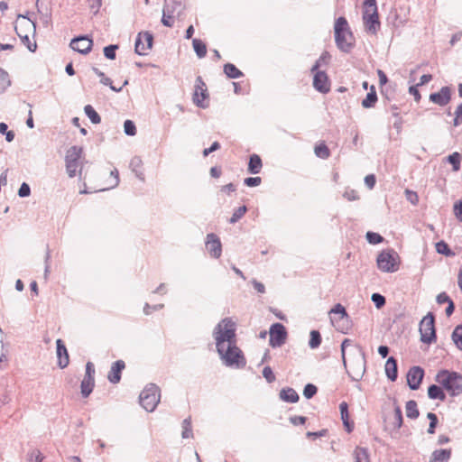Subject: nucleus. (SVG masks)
I'll return each mask as SVG.
<instances>
[{"label": "nucleus", "mask_w": 462, "mask_h": 462, "mask_svg": "<svg viewBox=\"0 0 462 462\" xmlns=\"http://www.w3.org/2000/svg\"><path fill=\"white\" fill-rule=\"evenodd\" d=\"M334 31L337 48L344 52H349L355 46L356 39L345 17L336 20Z\"/></svg>", "instance_id": "f257e3e1"}, {"label": "nucleus", "mask_w": 462, "mask_h": 462, "mask_svg": "<svg viewBox=\"0 0 462 462\" xmlns=\"http://www.w3.org/2000/svg\"><path fill=\"white\" fill-rule=\"evenodd\" d=\"M216 346L222 347L223 345L236 342V323L230 319H222L215 328L213 332Z\"/></svg>", "instance_id": "f03ea898"}, {"label": "nucleus", "mask_w": 462, "mask_h": 462, "mask_svg": "<svg viewBox=\"0 0 462 462\" xmlns=\"http://www.w3.org/2000/svg\"><path fill=\"white\" fill-rule=\"evenodd\" d=\"M217 350L226 365L237 368L245 366V358L242 351L236 346V342L223 345L222 347L217 346Z\"/></svg>", "instance_id": "7ed1b4c3"}, {"label": "nucleus", "mask_w": 462, "mask_h": 462, "mask_svg": "<svg viewBox=\"0 0 462 462\" xmlns=\"http://www.w3.org/2000/svg\"><path fill=\"white\" fill-rule=\"evenodd\" d=\"M436 380L451 395H457L462 392V376L456 372L442 370L438 373Z\"/></svg>", "instance_id": "20e7f679"}, {"label": "nucleus", "mask_w": 462, "mask_h": 462, "mask_svg": "<svg viewBox=\"0 0 462 462\" xmlns=\"http://www.w3.org/2000/svg\"><path fill=\"white\" fill-rule=\"evenodd\" d=\"M376 263L382 272L394 273L400 268L401 258L393 249H387L378 254Z\"/></svg>", "instance_id": "39448f33"}, {"label": "nucleus", "mask_w": 462, "mask_h": 462, "mask_svg": "<svg viewBox=\"0 0 462 462\" xmlns=\"http://www.w3.org/2000/svg\"><path fill=\"white\" fill-rule=\"evenodd\" d=\"M160 397L159 387L155 384H149L140 393V404L147 411H152L158 405Z\"/></svg>", "instance_id": "423d86ee"}, {"label": "nucleus", "mask_w": 462, "mask_h": 462, "mask_svg": "<svg viewBox=\"0 0 462 462\" xmlns=\"http://www.w3.org/2000/svg\"><path fill=\"white\" fill-rule=\"evenodd\" d=\"M82 148L79 146H72L68 149L65 156L66 171L70 178L80 172V158L82 155Z\"/></svg>", "instance_id": "0eeeda50"}, {"label": "nucleus", "mask_w": 462, "mask_h": 462, "mask_svg": "<svg viewBox=\"0 0 462 462\" xmlns=\"http://www.w3.org/2000/svg\"><path fill=\"white\" fill-rule=\"evenodd\" d=\"M420 340L426 344L436 341L435 319L432 313H428L420 323Z\"/></svg>", "instance_id": "6e6552de"}, {"label": "nucleus", "mask_w": 462, "mask_h": 462, "mask_svg": "<svg viewBox=\"0 0 462 462\" xmlns=\"http://www.w3.org/2000/svg\"><path fill=\"white\" fill-rule=\"evenodd\" d=\"M208 98L209 95L207 85L202 78L199 76L195 81L192 100L196 106L205 108L208 106Z\"/></svg>", "instance_id": "1a4fd4ad"}, {"label": "nucleus", "mask_w": 462, "mask_h": 462, "mask_svg": "<svg viewBox=\"0 0 462 462\" xmlns=\"http://www.w3.org/2000/svg\"><path fill=\"white\" fill-rule=\"evenodd\" d=\"M95 386V366L91 362L86 365V374L80 384V393L84 398L89 396Z\"/></svg>", "instance_id": "9d476101"}, {"label": "nucleus", "mask_w": 462, "mask_h": 462, "mask_svg": "<svg viewBox=\"0 0 462 462\" xmlns=\"http://www.w3.org/2000/svg\"><path fill=\"white\" fill-rule=\"evenodd\" d=\"M287 332L281 323H275L270 328V345L273 347L281 346L285 343Z\"/></svg>", "instance_id": "9b49d317"}, {"label": "nucleus", "mask_w": 462, "mask_h": 462, "mask_svg": "<svg viewBox=\"0 0 462 462\" xmlns=\"http://www.w3.org/2000/svg\"><path fill=\"white\" fill-rule=\"evenodd\" d=\"M153 37L151 33L140 32L135 41V52L139 55H144L152 46Z\"/></svg>", "instance_id": "f8f14e48"}, {"label": "nucleus", "mask_w": 462, "mask_h": 462, "mask_svg": "<svg viewBox=\"0 0 462 462\" xmlns=\"http://www.w3.org/2000/svg\"><path fill=\"white\" fill-rule=\"evenodd\" d=\"M313 87L320 93H328L330 90V80L324 71L316 70L313 72Z\"/></svg>", "instance_id": "ddd939ff"}, {"label": "nucleus", "mask_w": 462, "mask_h": 462, "mask_svg": "<svg viewBox=\"0 0 462 462\" xmlns=\"http://www.w3.org/2000/svg\"><path fill=\"white\" fill-rule=\"evenodd\" d=\"M206 249L210 256L219 258L222 254V245L218 236L213 233L207 236Z\"/></svg>", "instance_id": "4468645a"}, {"label": "nucleus", "mask_w": 462, "mask_h": 462, "mask_svg": "<svg viewBox=\"0 0 462 462\" xmlns=\"http://www.w3.org/2000/svg\"><path fill=\"white\" fill-rule=\"evenodd\" d=\"M423 376L424 371L422 368L420 366L411 367L407 374V382L411 389H418L421 383Z\"/></svg>", "instance_id": "2eb2a0df"}, {"label": "nucleus", "mask_w": 462, "mask_h": 462, "mask_svg": "<svg viewBox=\"0 0 462 462\" xmlns=\"http://www.w3.org/2000/svg\"><path fill=\"white\" fill-rule=\"evenodd\" d=\"M93 46V41L88 37L80 36L78 38H75L70 42V47L82 54L88 53Z\"/></svg>", "instance_id": "dca6fc26"}, {"label": "nucleus", "mask_w": 462, "mask_h": 462, "mask_svg": "<svg viewBox=\"0 0 462 462\" xmlns=\"http://www.w3.org/2000/svg\"><path fill=\"white\" fill-rule=\"evenodd\" d=\"M57 358L58 365L60 368H65L69 364V356L64 342L61 339H57Z\"/></svg>", "instance_id": "f3484780"}, {"label": "nucleus", "mask_w": 462, "mask_h": 462, "mask_svg": "<svg viewBox=\"0 0 462 462\" xmlns=\"http://www.w3.org/2000/svg\"><path fill=\"white\" fill-rule=\"evenodd\" d=\"M125 368V364L123 360L115 362L108 373L107 378L112 383H119L121 379V372Z\"/></svg>", "instance_id": "a211bd4d"}, {"label": "nucleus", "mask_w": 462, "mask_h": 462, "mask_svg": "<svg viewBox=\"0 0 462 462\" xmlns=\"http://www.w3.org/2000/svg\"><path fill=\"white\" fill-rule=\"evenodd\" d=\"M430 99L435 104L445 106L450 100V90L448 87H443L438 93L431 94Z\"/></svg>", "instance_id": "6ab92c4d"}, {"label": "nucleus", "mask_w": 462, "mask_h": 462, "mask_svg": "<svg viewBox=\"0 0 462 462\" xmlns=\"http://www.w3.org/2000/svg\"><path fill=\"white\" fill-rule=\"evenodd\" d=\"M341 420L346 430L350 433L353 431L355 424L350 420V414L348 411V404L346 402H342L339 404Z\"/></svg>", "instance_id": "aec40b11"}, {"label": "nucleus", "mask_w": 462, "mask_h": 462, "mask_svg": "<svg viewBox=\"0 0 462 462\" xmlns=\"http://www.w3.org/2000/svg\"><path fill=\"white\" fill-rule=\"evenodd\" d=\"M363 22L369 33L375 34L380 28L379 14H375L374 17V15L363 16Z\"/></svg>", "instance_id": "412c9836"}, {"label": "nucleus", "mask_w": 462, "mask_h": 462, "mask_svg": "<svg viewBox=\"0 0 462 462\" xmlns=\"http://www.w3.org/2000/svg\"><path fill=\"white\" fill-rule=\"evenodd\" d=\"M402 413L399 406H395L393 414L389 418V427L392 430H397L402 425Z\"/></svg>", "instance_id": "4be33fe9"}, {"label": "nucleus", "mask_w": 462, "mask_h": 462, "mask_svg": "<svg viewBox=\"0 0 462 462\" xmlns=\"http://www.w3.org/2000/svg\"><path fill=\"white\" fill-rule=\"evenodd\" d=\"M263 168L262 159L258 154H252L248 162V172L251 174H257Z\"/></svg>", "instance_id": "5701e85b"}, {"label": "nucleus", "mask_w": 462, "mask_h": 462, "mask_svg": "<svg viewBox=\"0 0 462 462\" xmlns=\"http://www.w3.org/2000/svg\"><path fill=\"white\" fill-rule=\"evenodd\" d=\"M451 457V449L435 450L430 457V462H448Z\"/></svg>", "instance_id": "b1692460"}, {"label": "nucleus", "mask_w": 462, "mask_h": 462, "mask_svg": "<svg viewBox=\"0 0 462 462\" xmlns=\"http://www.w3.org/2000/svg\"><path fill=\"white\" fill-rule=\"evenodd\" d=\"M385 373L387 374V377L391 381H394L397 378V363L396 360L393 357L388 358V360L385 363Z\"/></svg>", "instance_id": "393cba45"}, {"label": "nucleus", "mask_w": 462, "mask_h": 462, "mask_svg": "<svg viewBox=\"0 0 462 462\" xmlns=\"http://www.w3.org/2000/svg\"><path fill=\"white\" fill-rule=\"evenodd\" d=\"M354 462H370L368 449L362 447H356L353 452Z\"/></svg>", "instance_id": "a878e982"}, {"label": "nucleus", "mask_w": 462, "mask_h": 462, "mask_svg": "<svg viewBox=\"0 0 462 462\" xmlns=\"http://www.w3.org/2000/svg\"><path fill=\"white\" fill-rule=\"evenodd\" d=\"M280 397L282 401L294 403L299 400V395L292 388L282 389L280 393Z\"/></svg>", "instance_id": "bb28decb"}, {"label": "nucleus", "mask_w": 462, "mask_h": 462, "mask_svg": "<svg viewBox=\"0 0 462 462\" xmlns=\"http://www.w3.org/2000/svg\"><path fill=\"white\" fill-rule=\"evenodd\" d=\"M378 14L377 5L375 0H365L363 5V16Z\"/></svg>", "instance_id": "cd10ccee"}, {"label": "nucleus", "mask_w": 462, "mask_h": 462, "mask_svg": "<svg viewBox=\"0 0 462 462\" xmlns=\"http://www.w3.org/2000/svg\"><path fill=\"white\" fill-rule=\"evenodd\" d=\"M314 153L321 159H328L330 156V151L325 142H319L315 145Z\"/></svg>", "instance_id": "c85d7f7f"}, {"label": "nucleus", "mask_w": 462, "mask_h": 462, "mask_svg": "<svg viewBox=\"0 0 462 462\" xmlns=\"http://www.w3.org/2000/svg\"><path fill=\"white\" fill-rule=\"evenodd\" d=\"M377 101V95L374 86H372L370 92L367 93L365 98L362 101V106L365 108L373 107Z\"/></svg>", "instance_id": "c756f323"}, {"label": "nucleus", "mask_w": 462, "mask_h": 462, "mask_svg": "<svg viewBox=\"0 0 462 462\" xmlns=\"http://www.w3.org/2000/svg\"><path fill=\"white\" fill-rule=\"evenodd\" d=\"M428 395L430 399H438L440 401H444L446 398V395L441 387L435 384H432L429 387Z\"/></svg>", "instance_id": "7c9ffc66"}, {"label": "nucleus", "mask_w": 462, "mask_h": 462, "mask_svg": "<svg viewBox=\"0 0 462 462\" xmlns=\"http://www.w3.org/2000/svg\"><path fill=\"white\" fill-rule=\"evenodd\" d=\"M193 49L199 58H204L207 54V45L200 39H193Z\"/></svg>", "instance_id": "2f4dec72"}, {"label": "nucleus", "mask_w": 462, "mask_h": 462, "mask_svg": "<svg viewBox=\"0 0 462 462\" xmlns=\"http://www.w3.org/2000/svg\"><path fill=\"white\" fill-rule=\"evenodd\" d=\"M16 32L18 36L21 38L22 42L28 48L30 51L34 52L37 49V44L33 38H31L28 34H22L20 32H18L17 28Z\"/></svg>", "instance_id": "473e14b6"}, {"label": "nucleus", "mask_w": 462, "mask_h": 462, "mask_svg": "<svg viewBox=\"0 0 462 462\" xmlns=\"http://www.w3.org/2000/svg\"><path fill=\"white\" fill-rule=\"evenodd\" d=\"M179 462H201L198 453L189 449L181 454Z\"/></svg>", "instance_id": "72a5a7b5"}, {"label": "nucleus", "mask_w": 462, "mask_h": 462, "mask_svg": "<svg viewBox=\"0 0 462 462\" xmlns=\"http://www.w3.org/2000/svg\"><path fill=\"white\" fill-rule=\"evenodd\" d=\"M406 415L410 419H416L419 417V410L417 406V402L413 400L407 402L406 403Z\"/></svg>", "instance_id": "f704fd0d"}, {"label": "nucleus", "mask_w": 462, "mask_h": 462, "mask_svg": "<svg viewBox=\"0 0 462 462\" xmlns=\"http://www.w3.org/2000/svg\"><path fill=\"white\" fill-rule=\"evenodd\" d=\"M224 72L230 79H237L243 75V73L232 63H227L224 66Z\"/></svg>", "instance_id": "c9c22d12"}, {"label": "nucleus", "mask_w": 462, "mask_h": 462, "mask_svg": "<svg viewBox=\"0 0 462 462\" xmlns=\"http://www.w3.org/2000/svg\"><path fill=\"white\" fill-rule=\"evenodd\" d=\"M447 160L450 164H452L454 171H459L462 157L458 152H455L448 155Z\"/></svg>", "instance_id": "e433bc0d"}, {"label": "nucleus", "mask_w": 462, "mask_h": 462, "mask_svg": "<svg viewBox=\"0 0 462 462\" xmlns=\"http://www.w3.org/2000/svg\"><path fill=\"white\" fill-rule=\"evenodd\" d=\"M11 85V79L7 71L0 68V91L5 90Z\"/></svg>", "instance_id": "4c0bfd02"}, {"label": "nucleus", "mask_w": 462, "mask_h": 462, "mask_svg": "<svg viewBox=\"0 0 462 462\" xmlns=\"http://www.w3.org/2000/svg\"><path fill=\"white\" fill-rule=\"evenodd\" d=\"M86 115L93 124H99L101 118L92 106L87 105L84 108Z\"/></svg>", "instance_id": "58836bf2"}, {"label": "nucleus", "mask_w": 462, "mask_h": 462, "mask_svg": "<svg viewBox=\"0 0 462 462\" xmlns=\"http://www.w3.org/2000/svg\"><path fill=\"white\" fill-rule=\"evenodd\" d=\"M180 5V2L175 0L165 1L163 13H167L170 15H174L177 7Z\"/></svg>", "instance_id": "ea45409f"}, {"label": "nucleus", "mask_w": 462, "mask_h": 462, "mask_svg": "<svg viewBox=\"0 0 462 462\" xmlns=\"http://www.w3.org/2000/svg\"><path fill=\"white\" fill-rule=\"evenodd\" d=\"M452 338L456 346L462 350V325L457 326L452 334Z\"/></svg>", "instance_id": "a19ab883"}, {"label": "nucleus", "mask_w": 462, "mask_h": 462, "mask_svg": "<svg viewBox=\"0 0 462 462\" xmlns=\"http://www.w3.org/2000/svg\"><path fill=\"white\" fill-rule=\"evenodd\" d=\"M247 208L245 206H241L237 209L235 210L233 213L231 218L229 219V222L231 224H235L237 221H239L246 213Z\"/></svg>", "instance_id": "79ce46f5"}, {"label": "nucleus", "mask_w": 462, "mask_h": 462, "mask_svg": "<svg viewBox=\"0 0 462 462\" xmlns=\"http://www.w3.org/2000/svg\"><path fill=\"white\" fill-rule=\"evenodd\" d=\"M321 343V337L319 331L312 330L310 332V338L309 345L311 348H317Z\"/></svg>", "instance_id": "37998d69"}, {"label": "nucleus", "mask_w": 462, "mask_h": 462, "mask_svg": "<svg viewBox=\"0 0 462 462\" xmlns=\"http://www.w3.org/2000/svg\"><path fill=\"white\" fill-rule=\"evenodd\" d=\"M436 251L439 253V254H444V255H447V256H449V255H453L454 254L450 251L449 247H448V245L444 242V241H440V242H438L436 244Z\"/></svg>", "instance_id": "c03bdc74"}, {"label": "nucleus", "mask_w": 462, "mask_h": 462, "mask_svg": "<svg viewBox=\"0 0 462 462\" xmlns=\"http://www.w3.org/2000/svg\"><path fill=\"white\" fill-rule=\"evenodd\" d=\"M124 130L127 135L134 136L136 134V127L132 120H126L124 124Z\"/></svg>", "instance_id": "a18cd8bd"}, {"label": "nucleus", "mask_w": 462, "mask_h": 462, "mask_svg": "<svg viewBox=\"0 0 462 462\" xmlns=\"http://www.w3.org/2000/svg\"><path fill=\"white\" fill-rule=\"evenodd\" d=\"M329 59V55L328 53L322 54L319 59L316 61L314 66L311 69V71L314 72L316 70H319V69L322 66L328 63Z\"/></svg>", "instance_id": "49530a36"}, {"label": "nucleus", "mask_w": 462, "mask_h": 462, "mask_svg": "<svg viewBox=\"0 0 462 462\" xmlns=\"http://www.w3.org/2000/svg\"><path fill=\"white\" fill-rule=\"evenodd\" d=\"M427 417L430 420V426H429V429H428V432L430 434H433L435 432V429H436V426H437V423H438L437 415L435 413H433V412H429Z\"/></svg>", "instance_id": "de8ad7c7"}, {"label": "nucleus", "mask_w": 462, "mask_h": 462, "mask_svg": "<svg viewBox=\"0 0 462 462\" xmlns=\"http://www.w3.org/2000/svg\"><path fill=\"white\" fill-rule=\"evenodd\" d=\"M453 213H454L456 218L459 222H462V200H458V201L455 202V204L453 206Z\"/></svg>", "instance_id": "09e8293b"}, {"label": "nucleus", "mask_w": 462, "mask_h": 462, "mask_svg": "<svg viewBox=\"0 0 462 462\" xmlns=\"http://www.w3.org/2000/svg\"><path fill=\"white\" fill-rule=\"evenodd\" d=\"M366 238L368 242L373 245L379 244L383 241V237L379 234L374 232H367Z\"/></svg>", "instance_id": "8fccbe9b"}, {"label": "nucleus", "mask_w": 462, "mask_h": 462, "mask_svg": "<svg viewBox=\"0 0 462 462\" xmlns=\"http://www.w3.org/2000/svg\"><path fill=\"white\" fill-rule=\"evenodd\" d=\"M182 428H183L182 437L184 439H188L192 436L191 425H190V421L189 420L186 419L183 420Z\"/></svg>", "instance_id": "3c124183"}, {"label": "nucleus", "mask_w": 462, "mask_h": 462, "mask_svg": "<svg viewBox=\"0 0 462 462\" xmlns=\"http://www.w3.org/2000/svg\"><path fill=\"white\" fill-rule=\"evenodd\" d=\"M372 300L377 309H381L385 304V298L379 293H374L372 295Z\"/></svg>", "instance_id": "603ef678"}, {"label": "nucleus", "mask_w": 462, "mask_h": 462, "mask_svg": "<svg viewBox=\"0 0 462 462\" xmlns=\"http://www.w3.org/2000/svg\"><path fill=\"white\" fill-rule=\"evenodd\" d=\"M317 393V387L314 384L309 383L305 386L303 394L307 399L313 397Z\"/></svg>", "instance_id": "864d4df0"}, {"label": "nucleus", "mask_w": 462, "mask_h": 462, "mask_svg": "<svg viewBox=\"0 0 462 462\" xmlns=\"http://www.w3.org/2000/svg\"><path fill=\"white\" fill-rule=\"evenodd\" d=\"M329 314L338 315L340 318L346 316V310L341 304H337L334 308H332L329 311Z\"/></svg>", "instance_id": "5fc2aeb1"}, {"label": "nucleus", "mask_w": 462, "mask_h": 462, "mask_svg": "<svg viewBox=\"0 0 462 462\" xmlns=\"http://www.w3.org/2000/svg\"><path fill=\"white\" fill-rule=\"evenodd\" d=\"M116 49H117V45H109L107 47H105L104 55L109 60H115Z\"/></svg>", "instance_id": "6e6d98bb"}, {"label": "nucleus", "mask_w": 462, "mask_h": 462, "mask_svg": "<svg viewBox=\"0 0 462 462\" xmlns=\"http://www.w3.org/2000/svg\"><path fill=\"white\" fill-rule=\"evenodd\" d=\"M263 375L268 383H273L275 381V375L273 372V369L270 366H265L263 368Z\"/></svg>", "instance_id": "4d7b16f0"}, {"label": "nucleus", "mask_w": 462, "mask_h": 462, "mask_svg": "<svg viewBox=\"0 0 462 462\" xmlns=\"http://www.w3.org/2000/svg\"><path fill=\"white\" fill-rule=\"evenodd\" d=\"M405 195H406L407 200H409L412 205L418 204L419 196H418L417 192L410 190V189H406Z\"/></svg>", "instance_id": "13d9d810"}, {"label": "nucleus", "mask_w": 462, "mask_h": 462, "mask_svg": "<svg viewBox=\"0 0 462 462\" xmlns=\"http://www.w3.org/2000/svg\"><path fill=\"white\" fill-rule=\"evenodd\" d=\"M244 182L248 187H256L261 184L262 179L260 177H249L245 179Z\"/></svg>", "instance_id": "bf43d9fd"}, {"label": "nucleus", "mask_w": 462, "mask_h": 462, "mask_svg": "<svg viewBox=\"0 0 462 462\" xmlns=\"http://www.w3.org/2000/svg\"><path fill=\"white\" fill-rule=\"evenodd\" d=\"M162 23L167 27H172L174 23V15H170L162 12Z\"/></svg>", "instance_id": "052dcab7"}, {"label": "nucleus", "mask_w": 462, "mask_h": 462, "mask_svg": "<svg viewBox=\"0 0 462 462\" xmlns=\"http://www.w3.org/2000/svg\"><path fill=\"white\" fill-rule=\"evenodd\" d=\"M220 193L224 195L229 196L230 194L234 193L236 191V186L232 183L224 185L220 189Z\"/></svg>", "instance_id": "680f3d73"}, {"label": "nucleus", "mask_w": 462, "mask_h": 462, "mask_svg": "<svg viewBox=\"0 0 462 462\" xmlns=\"http://www.w3.org/2000/svg\"><path fill=\"white\" fill-rule=\"evenodd\" d=\"M31 193V189L28 184L23 183L18 190L20 197H27Z\"/></svg>", "instance_id": "e2e57ef3"}, {"label": "nucleus", "mask_w": 462, "mask_h": 462, "mask_svg": "<svg viewBox=\"0 0 462 462\" xmlns=\"http://www.w3.org/2000/svg\"><path fill=\"white\" fill-rule=\"evenodd\" d=\"M375 177L374 174H369L365 178V183L369 189H373L375 185Z\"/></svg>", "instance_id": "0e129e2a"}, {"label": "nucleus", "mask_w": 462, "mask_h": 462, "mask_svg": "<svg viewBox=\"0 0 462 462\" xmlns=\"http://www.w3.org/2000/svg\"><path fill=\"white\" fill-rule=\"evenodd\" d=\"M437 301L439 304L449 303L452 300L448 296L446 292H441L437 297Z\"/></svg>", "instance_id": "69168bd1"}, {"label": "nucleus", "mask_w": 462, "mask_h": 462, "mask_svg": "<svg viewBox=\"0 0 462 462\" xmlns=\"http://www.w3.org/2000/svg\"><path fill=\"white\" fill-rule=\"evenodd\" d=\"M418 87L417 85L415 86H411L409 88V93L414 97V99L419 102L420 100V94L419 92V89H418Z\"/></svg>", "instance_id": "338daca9"}, {"label": "nucleus", "mask_w": 462, "mask_h": 462, "mask_svg": "<svg viewBox=\"0 0 462 462\" xmlns=\"http://www.w3.org/2000/svg\"><path fill=\"white\" fill-rule=\"evenodd\" d=\"M220 147V144L218 142H214L212 143V145L209 147V148H206L204 151H203V155L204 156H208L209 153L218 150Z\"/></svg>", "instance_id": "774afa93"}]
</instances>
